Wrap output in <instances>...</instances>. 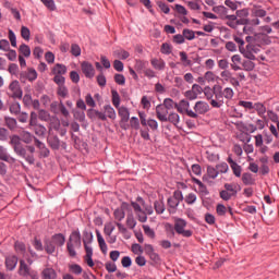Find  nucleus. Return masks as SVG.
<instances>
[{"instance_id":"f257e3e1","label":"nucleus","mask_w":279,"mask_h":279,"mask_svg":"<svg viewBox=\"0 0 279 279\" xmlns=\"http://www.w3.org/2000/svg\"><path fill=\"white\" fill-rule=\"evenodd\" d=\"M10 145L12 146L16 156L23 158V160H25L28 165H35L36 158L34 157V154H36V147L32 145H23V142H21V136L19 135L10 136Z\"/></svg>"},{"instance_id":"f03ea898","label":"nucleus","mask_w":279,"mask_h":279,"mask_svg":"<svg viewBox=\"0 0 279 279\" xmlns=\"http://www.w3.org/2000/svg\"><path fill=\"white\" fill-rule=\"evenodd\" d=\"M215 98L209 101L211 108H223L228 101H232L234 98V89L231 87H222L219 85V87H216V94L214 96Z\"/></svg>"},{"instance_id":"7ed1b4c3","label":"nucleus","mask_w":279,"mask_h":279,"mask_svg":"<svg viewBox=\"0 0 279 279\" xmlns=\"http://www.w3.org/2000/svg\"><path fill=\"white\" fill-rule=\"evenodd\" d=\"M82 247V234L80 233V230L73 231L69 240L66 242V250L70 258H75L77 256V251Z\"/></svg>"},{"instance_id":"20e7f679","label":"nucleus","mask_w":279,"mask_h":279,"mask_svg":"<svg viewBox=\"0 0 279 279\" xmlns=\"http://www.w3.org/2000/svg\"><path fill=\"white\" fill-rule=\"evenodd\" d=\"M239 191H241V185L236 183H225V190L220 191L219 195L223 202H230L232 197H236Z\"/></svg>"},{"instance_id":"39448f33","label":"nucleus","mask_w":279,"mask_h":279,"mask_svg":"<svg viewBox=\"0 0 279 279\" xmlns=\"http://www.w3.org/2000/svg\"><path fill=\"white\" fill-rule=\"evenodd\" d=\"M19 276H22L23 278H32V279H38V271L32 269L27 263H25V259L20 260V267L17 270Z\"/></svg>"},{"instance_id":"423d86ee","label":"nucleus","mask_w":279,"mask_h":279,"mask_svg":"<svg viewBox=\"0 0 279 279\" xmlns=\"http://www.w3.org/2000/svg\"><path fill=\"white\" fill-rule=\"evenodd\" d=\"M189 108H191V102H189V100L182 99L175 105V110L180 112V114L185 113L191 119H197V114H195V111Z\"/></svg>"},{"instance_id":"0eeeda50","label":"nucleus","mask_w":279,"mask_h":279,"mask_svg":"<svg viewBox=\"0 0 279 279\" xmlns=\"http://www.w3.org/2000/svg\"><path fill=\"white\" fill-rule=\"evenodd\" d=\"M185 228H186V220L182 218H177L174 220V230L177 234H181V236H184L185 239L193 236V231L184 230Z\"/></svg>"},{"instance_id":"6e6552de","label":"nucleus","mask_w":279,"mask_h":279,"mask_svg":"<svg viewBox=\"0 0 279 279\" xmlns=\"http://www.w3.org/2000/svg\"><path fill=\"white\" fill-rule=\"evenodd\" d=\"M47 143L50 149L58 151V149H66V142L60 141V137L53 133H48Z\"/></svg>"},{"instance_id":"1a4fd4ad","label":"nucleus","mask_w":279,"mask_h":279,"mask_svg":"<svg viewBox=\"0 0 279 279\" xmlns=\"http://www.w3.org/2000/svg\"><path fill=\"white\" fill-rule=\"evenodd\" d=\"M259 52H260V46L254 45V44H247L246 47H244V49L242 48V51L240 53H242L244 58H247V60H256V53H259Z\"/></svg>"},{"instance_id":"9d476101","label":"nucleus","mask_w":279,"mask_h":279,"mask_svg":"<svg viewBox=\"0 0 279 279\" xmlns=\"http://www.w3.org/2000/svg\"><path fill=\"white\" fill-rule=\"evenodd\" d=\"M8 95L12 97V99L23 98V89H21V83H19V81H13L10 83Z\"/></svg>"},{"instance_id":"9b49d317","label":"nucleus","mask_w":279,"mask_h":279,"mask_svg":"<svg viewBox=\"0 0 279 279\" xmlns=\"http://www.w3.org/2000/svg\"><path fill=\"white\" fill-rule=\"evenodd\" d=\"M38 80V72L35 69L31 68L27 71L21 72L20 82L25 84V82H36Z\"/></svg>"},{"instance_id":"f8f14e48","label":"nucleus","mask_w":279,"mask_h":279,"mask_svg":"<svg viewBox=\"0 0 279 279\" xmlns=\"http://www.w3.org/2000/svg\"><path fill=\"white\" fill-rule=\"evenodd\" d=\"M210 111V105L204 100H198L194 105V114H196V119H199V114H206Z\"/></svg>"},{"instance_id":"ddd939ff","label":"nucleus","mask_w":279,"mask_h":279,"mask_svg":"<svg viewBox=\"0 0 279 279\" xmlns=\"http://www.w3.org/2000/svg\"><path fill=\"white\" fill-rule=\"evenodd\" d=\"M144 250H145V254L147 256H149V258L154 263V265H160V263H161L160 255H158V253H156V251L154 250V246L151 244H145Z\"/></svg>"},{"instance_id":"4468645a","label":"nucleus","mask_w":279,"mask_h":279,"mask_svg":"<svg viewBox=\"0 0 279 279\" xmlns=\"http://www.w3.org/2000/svg\"><path fill=\"white\" fill-rule=\"evenodd\" d=\"M219 175V171H217V168L213 166L207 167V174L203 175V182H206L207 184H213V181L216 180V178Z\"/></svg>"},{"instance_id":"2eb2a0df","label":"nucleus","mask_w":279,"mask_h":279,"mask_svg":"<svg viewBox=\"0 0 279 279\" xmlns=\"http://www.w3.org/2000/svg\"><path fill=\"white\" fill-rule=\"evenodd\" d=\"M81 70H82V73L85 75V77L89 80L95 77V68L90 64V62L84 61L81 64Z\"/></svg>"},{"instance_id":"dca6fc26","label":"nucleus","mask_w":279,"mask_h":279,"mask_svg":"<svg viewBox=\"0 0 279 279\" xmlns=\"http://www.w3.org/2000/svg\"><path fill=\"white\" fill-rule=\"evenodd\" d=\"M156 117L159 121H161V123H165V121L167 120V117H169V111L165 106L158 105L156 107Z\"/></svg>"},{"instance_id":"f3484780","label":"nucleus","mask_w":279,"mask_h":279,"mask_svg":"<svg viewBox=\"0 0 279 279\" xmlns=\"http://www.w3.org/2000/svg\"><path fill=\"white\" fill-rule=\"evenodd\" d=\"M16 265H19V257H16V255H10L5 258V267L8 271H14Z\"/></svg>"},{"instance_id":"a211bd4d","label":"nucleus","mask_w":279,"mask_h":279,"mask_svg":"<svg viewBox=\"0 0 279 279\" xmlns=\"http://www.w3.org/2000/svg\"><path fill=\"white\" fill-rule=\"evenodd\" d=\"M220 85H214L213 87L210 86H206L203 89V93L207 99V101H213V99H215V95L217 93L216 88H219Z\"/></svg>"},{"instance_id":"6ab92c4d","label":"nucleus","mask_w":279,"mask_h":279,"mask_svg":"<svg viewBox=\"0 0 279 279\" xmlns=\"http://www.w3.org/2000/svg\"><path fill=\"white\" fill-rule=\"evenodd\" d=\"M118 114L121 118L120 123L130 121V109L128 107H118Z\"/></svg>"},{"instance_id":"aec40b11","label":"nucleus","mask_w":279,"mask_h":279,"mask_svg":"<svg viewBox=\"0 0 279 279\" xmlns=\"http://www.w3.org/2000/svg\"><path fill=\"white\" fill-rule=\"evenodd\" d=\"M242 182L244 186H254L256 184V179L250 172H244L242 174Z\"/></svg>"},{"instance_id":"412c9836","label":"nucleus","mask_w":279,"mask_h":279,"mask_svg":"<svg viewBox=\"0 0 279 279\" xmlns=\"http://www.w3.org/2000/svg\"><path fill=\"white\" fill-rule=\"evenodd\" d=\"M228 162L233 171V175H235V178H241V173L243 171L241 166L239 163H236V161H233L232 157L228 158Z\"/></svg>"},{"instance_id":"4be33fe9","label":"nucleus","mask_w":279,"mask_h":279,"mask_svg":"<svg viewBox=\"0 0 279 279\" xmlns=\"http://www.w3.org/2000/svg\"><path fill=\"white\" fill-rule=\"evenodd\" d=\"M150 64L156 71H165V68L167 66L165 60L157 58L151 59Z\"/></svg>"},{"instance_id":"5701e85b","label":"nucleus","mask_w":279,"mask_h":279,"mask_svg":"<svg viewBox=\"0 0 279 279\" xmlns=\"http://www.w3.org/2000/svg\"><path fill=\"white\" fill-rule=\"evenodd\" d=\"M14 250L16 254H19V256H23V258H25V256L27 255V247L23 242L16 241L14 244Z\"/></svg>"},{"instance_id":"b1692460","label":"nucleus","mask_w":279,"mask_h":279,"mask_svg":"<svg viewBox=\"0 0 279 279\" xmlns=\"http://www.w3.org/2000/svg\"><path fill=\"white\" fill-rule=\"evenodd\" d=\"M41 279H58V272L53 268H46L41 271Z\"/></svg>"},{"instance_id":"393cba45","label":"nucleus","mask_w":279,"mask_h":279,"mask_svg":"<svg viewBox=\"0 0 279 279\" xmlns=\"http://www.w3.org/2000/svg\"><path fill=\"white\" fill-rule=\"evenodd\" d=\"M172 123V125H174L175 128H178V123H180V114L175 113V112H170L166 120L163 121V123Z\"/></svg>"},{"instance_id":"a878e982","label":"nucleus","mask_w":279,"mask_h":279,"mask_svg":"<svg viewBox=\"0 0 279 279\" xmlns=\"http://www.w3.org/2000/svg\"><path fill=\"white\" fill-rule=\"evenodd\" d=\"M52 75H66V65L57 63L51 70Z\"/></svg>"},{"instance_id":"bb28decb","label":"nucleus","mask_w":279,"mask_h":279,"mask_svg":"<svg viewBox=\"0 0 279 279\" xmlns=\"http://www.w3.org/2000/svg\"><path fill=\"white\" fill-rule=\"evenodd\" d=\"M124 206H128V204L123 203L120 208H117L113 211V217L117 219V221H123L125 219V210L123 209Z\"/></svg>"},{"instance_id":"cd10ccee","label":"nucleus","mask_w":279,"mask_h":279,"mask_svg":"<svg viewBox=\"0 0 279 279\" xmlns=\"http://www.w3.org/2000/svg\"><path fill=\"white\" fill-rule=\"evenodd\" d=\"M51 241L54 242V244L58 247H62V245H64V243H66V238L62 233H57L51 236Z\"/></svg>"},{"instance_id":"c85d7f7f","label":"nucleus","mask_w":279,"mask_h":279,"mask_svg":"<svg viewBox=\"0 0 279 279\" xmlns=\"http://www.w3.org/2000/svg\"><path fill=\"white\" fill-rule=\"evenodd\" d=\"M60 120L58 118L50 119V123L48 126V134H53V130L56 132L60 131Z\"/></svg>"},{"instance_id":"c756f323","label":"nucleus","mask_w":279,"mask_h":279,"mask_svg":"<svg viewBox=\"0 0 279 279\" xmlns=\"http://www.w3.org/2000/svg\"><path fill=\"white\" fill-rule=\"evenodd\" d=\"M96 236L102 254H106V252H108V244H106V240H104V236L99 230H96Z\"/></svg>"},{"instance_id":"7c9ffc66","label":"nucleus","mask_w":279,"mask_h":279,"mask_svg":"<svg viewBox=\"0 0 279 279\" xmlns=\"http://www.w3.org/2000/svg\"><path fill=\"white\" fill-rule=\"evenodd\" d=\"M192 182H194V184H197L201 195H208V187H206V185L203 184L199 179L192 177Z\"/></svg>"},{"instance_id":"2f4dec72","label":"nucleus","mask_w":279,"mask_h":279,"mask_svg":"<svg viewBox=\"0 0 279 279\" xmlns=\"http://www.w3.org/2000/svg\"><path fill=\"white\" fill-rule=\"evenodd\" d=\"M34 138H36V136H34L28 131H22L21 142L23 141V143H25L26 145H29V143H32V141H34Z\"/></svg>"},{"instance_id":"473e14b6","label":"nucleus","mask_w":279,"mask_h":279,"mask_svg":"<svg viewBox=\"0 0 279 279\" xmlns=\"http://www.w3.org/2000/svg\"><path fill=\"white\" fill-rule=\"evenodd\" d=\"M33 130H34L36 136L45 138V135L47 134V128H45V125L37 124V125L33 126Z\"/></svg>"},{"instance_id":"72a5a7b5","label":"nucleus","mask_w":279,"mask_h":279,"mask_svg":"<svg viewBox=\"0 0 279 279\" xmlns=\"http://www.w3.org/2000/svg\"><path fill=\"white\" fill-rule=\"evenodd\" d=\"M105 110V114L108 119H111L112 121H114V119H117V111H114V108H112V106L107 105L104 107Z\"/></svg>"},{"instance_id":"f704fd0d","label":"nucleus","mask_w":279,"mask_h":279,"mask_svg":"<svg viewBox=\"0 0 279 279\" xmlns=\"http://www.w3.org/2000/svg\"><path fill=\"white\" fill-rule=\"evenodd\" d=\"M19 53L24 58H29L32 56V49L26 44H22L19 48Z\"/></svg>"},{"instance_id":"c9c22d12","label":"nucleus","mask_w":279,"mask_h":279,"mask_svg":"<svg viewBox=\"0 0 279 279\" xmlns=\"http://www.w3.org/2000/svg\"><path fill=\"white\" fill-rule=\"evenodd\" d=\"M253 110H256L258 117H265V112H267V108L262 102L254 104Z\"/></svg>"},{"instance_id":"e433bc0d","label":"nucleus","mask_w":279,"mask_h":279,"mask_svg":"<svg viewBox=\"0 0 279 279\" xmlns=\"http://www.w3.org/2000/svg\"><path fill=\"white\" fill-rule=\"evenodd\" d=\"M114 58H120V60H128L130 58V52L124 49L114 50L113 51Z\"/></svg>"},{"instance_id":"4c0bfd02","label":"nucleus","mask_w":279,"mask_h":279,"mask_svg":"<svg viewBox=\"0 0 279 279\" xmlns=\"http://www.w3.org/2000/svg\"><path fill=\"white\" fill-rule=\"evenodd\" d=\"M179 56L181 58V62H182L183 66H191L193 64L191 59H189V54L186 52L180 51Z\"/></svg>"},{"instance_id":"58836bf2","label":"nucleus","mask_w":279,"mask_h":279,"mask_svg":"<svg viewBox=\"0 0 279 279\" xmlns=\"http://www.w3.org/2000/svg\"><path fill=\"white\" fill-rule=\"evenodd\" d=\"M111 95H112V105L114 106V108H119V106H121V96H119V92L112 89Z\"/></svg>"},{"instance_id":"ea45409f","label":"nucleus","mask_w":279,"mask_h":279,"mask_svg":"<svg viewBox=\"0 0 279 279\" xmlns=\"http://www.w3.org/2000/svg\"><path fill=\"white\" fill-rule=\"evenodd\" d=\"M136 202L144 207V213H146V215H154V208L151 206H145V199H143V197L138 196Z\"/></svg>"},{"instance_id":"a19ab883","label":"nucleus","mask_w":279,"mask_h":279,"mask_svg":"<svg viewBox=\"0 0 279 279\" xmlns=\"http://www.w3.org/2000/svg\"><path fill=\"white\" fill-rule=\"evenodd\" d=\"M56 244L53 241L51 240H46L45 241V250L47 252V254H53V252H56Z\"/></svg>"},{"instance_id":"79ce46f5","label":"nucleus","mask_w":279,"mask_h":279,"mask_svg":"<svg viewBox=\"0 0 279 279\" xmlns=\"http://www.w3.org/2000/svg\"><path fill=\"white\" fill-rule=\"evenodd\" d=\"M57 95L62 99H66V97H69V88H66L65 85L59 86L57 88Z\"/></svg>"},{"instance_id":"37998d69","label":"nucleus","mask_w":279,"mask_h":279,"mask_svg":"<svg viewBox=\"0 0 279 279\" xmlns=\"http://www.w3.org/2000/svg\"><path fill=\"white\" fill-rule=\"evenodd\" d=\"M182 34L185 40H195V32L193 29L184 28Z\"/></svg>"},{"instance_id":"c03bdc74","label":"nucleus","mask_w":279,"mask_h":279,"mask_svg":"<svg viewBox=\"0 0 279 279\" xmlns=\"http://www.w3.org/2000/svg\"><path fill=\"white\" fill-rule=\"evenodd\" d=\"M146 69H147V61H143V60L135 61V71L141 73V72H145Z\"/></svg>"},{"instance_id":"a18cd8bd","label":"nucleus","mask_w":279,"mask_h":279,"mask_svg":"<svg viewBox=\"0 0 279 279\" xmlns=\"http://www.w3.org/2000/svg\"><path fill=\"white\" fill-rule=\"evenodd\" d=\"M38 119L40 121H46V122L51 121V114L47 110L41 109L38 111Z\"/></svg>"},{"instance_id":"49530a36","label":"nucleus","mask_w":279,"mask_h":279,"mask_svg":"<svg viewBox=\"0 0 279 279\" xmlns=\"http://www.w3.org/2000/svg\"><path fill=\"white\" fill-rule=\"evenodd\" d=\"M4 121H5V125H7V128H9V130H16V125H17L16 119L7 117V118H4Z\"/></svg>"},{"instance_id":"de8ad7c7","label":"nucleus","mask_w":279,"mask_h":279,"mask_svg":"<svg viewBox=\"0 0 279 279\" xmlns=\"http://www.w3.org/2000/svg\"><path fill=\"white\" fill-rule=\"evenodd\" d=\"M126 226L130 230H134V228H136V219L134 218V215L129 214L126 216Z\"/></svg>"},{"instance_id":"09e8293b","label":"nucleus","mask_w":279,"mask_h":279,"mask_svg":"<svg viewBox=\"0 0 279 279\" xmlns=\"http://www.w3.org/2000/svg\"><path fill=\"white\" fill-rule=\"evenodd\" d=\"M162 106H165L167 108V110H173V108H175V106H178V102L173 101V99L171 98H166L163 99V104H161Z\"/></svg>"},{"instance_id":"8fccbe9b","label":"nucleus","mask_w":279,"mask_h":279,"mask_svg":"<svg viewBox=\"0 0 279 279\" xmlns=\"http://www.w3.org/2000/svg\"><path fill=\"white\" fill-rule=\"evenodd\" d=\"M154 208L157 215H162V213H165V203H162V201H155Z\"/></svg>"},{"instance_id":"3c124183","label":"nucleus","mask_w":279,"mask_h":279,"mask_svg":"<svg viewBox=\"0 0 279 279\" xmlns=\"http://www.w3.org/2000/svg\"><path fill=\"white\" fill-rule=\"evenodd\" d=\"M59 113H61L62 117H64L65 119H69V117H71L69 109H66V107L64 106V102H62V100H60V102H59Z\"/></svg>"},{"instance_id":"603ef678","label":"nucleus","mask_w":279,"mask_h":279,"mask_svg":"<svg viewBox=\"0 0 279 279\" xmlns=\"http://www.w3.org/2000/svg\"><path fill=\"white\" fill-rule=\"evenodd\" d=\"M171 51H173V47L171 46V44L165 43L161 45L160 52L163 53V56L171 54Z\"/></svg>"},{"instance_id":"864d4df0","label":"nucleus","mask_w":279,"mask_h":279,"mask_svg":"<svg viewBox=\"0 0 279 279\" xmlns=\"http://www.w3.org/2000/svg\"><path fill=\"white\" fill-rule=\"evenodd\" d=\"M168 206H169L170 210L175 213V209L178 208V206H180V202L175 201L174 197L170 196L168 198Z\"/></svg>"},{"instance_id":"5fc2aeb1","label":"nucleus","mask_w":279,"mask_h":279,"mask_svg":"<svg viewBox=\"0 0 279 279\" xmlns=\"http://www.w3.org/2000/svg\"><path fill=\"white\" fill-rule=\"evenodd\" d=\"M93 243V233L88 231L83 232V244L84 245H90Z\"/></svg>"},{"instance_id":"6e6d98bb","label":"nucleus","mask_w":279,"mask_h":279,"mask_svg":"<svg viewBox=\"0 0 279 279\" xmlns=\"http://www.w3.org/2000/svg\"><path fill=\"white\" fill-rule=\"evenodd\" d=\"M238 106H241L244 110H254V102L252 101L240 100Z\"/></svg>"},{"instance_id":"4d7b16f0","label":"nucleus","mask_w":279,"mask_h":279,"mask_svg":"<svg viewBox=\"0 0 279 279\" xmlns=\"http://www.w3.org/2000/svg\"><path fill=\"white\" fill-rule=\"evenodd\" d=\"M143 230L146 236H149V239H156V232L154 231V229H150L149 226L143 225Z\"/></svg>"},{"instance_id":"13d9d810","label":"nucleus","mask_w":279,"mask_h":279,"mask_svg":"<svg viewBox=\"0 0 279 279\" xmlns=\"http://www.w3.org/2000/svg\"><path fill=\"white\" fill-rule=\"evenodd\" d=\"M242 66L244 71H254L256 64L248 59L246 61H243Z\"/></svg>"},{"instance_id":"bf43d9fd","label":"nucleus","mask_w":279,"mask_h":279,"mask_svg":"<svg viewBox=\"0 0 279 279\" xmlns=\"http://www.w3.org/2000/svg\"><path fill=\"white\" fill-rule=\"evenodd\" d=\"M71 53L75 58H78V56H82V48H80V45L72 44V46H71Z\"/></svg>"},{"instance_id":"052dcab7","label":"nucleus","mask_w":279,"mask_h":279,"mask_svg":"<svg viewBox=\"0 0 279 279\" xmlns=\"http://www.w3.org/2000/svg\"><path fill=\"white\" fill-rule=\"evenodd\" d=\"M21 36L24 40H29L32 32L27 28V26L21 27Z\"/></svg>"},{"instance_id":"680f3d73","label":"nucleus","mask_w":279,"mask_h":279,"mask_svg":"<svg viewBox=\"0 0 279 279\" xmlns=\"http://www.w3.org/2000/svg\"><path fill=\"white\" fill-rule=\"evenodd\" d=\"M112 232H114V225H112V222L106 223L104 228V233L107 236H111Z\"/></svg>"},{"instance_id":"e2e57ef3","label":"nucleus","mask_w":279,"mask_h":279,"mask_svg":"<svg viewBox=\"0 0 279 279\" xmlns=\"http://www.w3.org/2000/svg\"><path fill=\"white\" fill-rule=\"evenodd\" d=\"M10 112H11V114H20L21 113V104L13 102L10 106Z\"/></svg>"},{"instance_id":"0e129e2a","label":"nucleus","mask_w":279,"mask_h":279,"mask_svg":"<svg viewBox=\"0 0 279 279\" xmlns=\"http://www.w3.org/2000/svg\"><path fill=\"white\" fill-rule=\"evenodd\" d=\"M53 82L54 84L58 85V87H60V86H64L66 78L64 77V75H54Z\"/></svg>"},{"instance_id":"69168bd1","label":"nucleus","mask_w":279,"mask_h":279,"mask_svg":"<svg viewBox=\"0 0 279 279\" xmlns=\"http://www.w3.org/2000/svg\"><path fill=\"white\" fill-rule=\"evenodd\" d=\"M70 270L72 271V274H75L76 276H80V274H82L83 271L82 266H80L78 264L70 265Z\"/></svg>"},{"instance_id":"338daca9","label":"nucleus","mask_w":279,"mask_h":279,"mask_svg":"<svg viewBox=\"0 0 279 279\" xmlns=\"http://www.w3.org/2000/svg\"><path fill=\"white\" fill-rule=\"evenodd\" d=\"M228 163L222 162L216 166V171H218V173H228Z\"/></svg>"},{"instance_id":"774afa93","label":"nucleus","mask_w":279,"mask_h":279,"mask_svg":"<svg viewBox=\"0 0 279 279\" xmlns=\"http://www.w3.org/2000/svg\"><path fill=\"white\" fill-rule=\"evenodd\" d=\"M9 40L11 43V47H16V34H14L13 29H9Z\"/></svg>"}]
</instances>
